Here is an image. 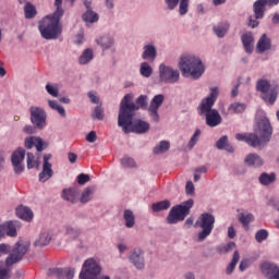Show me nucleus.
Masks as SVG:
<instances>
[{"mask_svg":"<svg viewBox=\"0 0 279 279\" xmlns=\"http://www.w3.org/2000/svg\"><path fill=\"white\" fill-rule=\"evenodd\" d=\"M134 94H126L120 102V111L118 114V125L122 128L124 134L134 132L135 134H145L149 132V124L143 120L134 121V112L138 110L136 104L132 102Z\"/></svg>","mask_w":279,"mask_h":279,"instance_id":"1","label":"nucleus"},{"mask_svg":"<svg viewBox=\"0 0 279 279\" xmlns=\"http://www.w3.org/2000/svg\"><path fill=\"white\" fill-rule=\"evenodd\" d=\"M32 243L27 240H19L14 246L2 243L0 244V256H5V262H0V279H10L12 272V265H16L20 260H23V256L29 252Z\"/></svg>","mask_w":279,"mask_h":279,"instance_id":"2","label":"nucleus"},{"mask_svg":"<svg viewBox=\"0 0 279 279\" xmlns=\"http://www.w3.org/2000/svg\"><path fill=\"white\" fill-rule=\"evenodd\" d=\"M54 5L56 12L44 17L38 24L41 38L45 40H56L62 34V24H60V19L64 15V10L61 7L62 0H56Z\"/></svg>","mask_w":279,"mask_h":279,"instance_id":"3","label":"nucleus"},{"mask_svg":"<svg viewBox=\"0 0 279 279\" xmlns=\"http://www.w3.org/2000/svg\"><path fill=\"white\" fill-rule=\"evenodd\" d=\"M219 97V87H211L209 95L204 98L198 106L199 117H205V123L208 128H217L221 125L223 118L217 109H213L217 98Z\"/></svg>","mask_w":279,"mask_h":279,"instance_id":"4","label":"nucleus"},{"mask_svg":"<svg viewBox=\"0 0 279 279\" xmlns=\"http://www.w3.org/2000/svg\"><path fill=\"white\" fill-rule=\"evenodd\" d=\"M272 134L274 128L271 126V122L267 117L263 116L256 120L254 133L247 135L246 144L251 147L263 149L271 141Z\"/></svg>","mask_w":279,"mask_h":279,"instance_id":"5","label":"nucleus"},{"mask_svg":"<svg viewBox=\"0 0 279 279\" xmlns=\"http://www.w3.org/2000/svg\"><path fill=\"white\" fill-rule=\"evenodd\" d=\"M179 69L182 75H190L192 80H199L206 71L204 62L195 54H183L179 63Z\"/></svg>","mask_w":279,"mask_h":279,"instance_id":"6","label":"nucleus"},{"mask_svg":"<svg viewBox=\"0 0 279 279\" xmlns=\"http://www.w3.org/2000/svg\"><path fill=\"white\" fill-rule=\"evenodd\" d=\"M194 204L195 202L193 199H187L180 205L173 206L166 218L167 223L173 226L180 223V221H184L191 215Z\"/></svg>","mask_w":279,"mask_h":279,"instance_id":"7","label":"nucleus"},{"mask_svg":"<svg viewBox=\"0 0 279 279\" xmlns=\"http://www.w3.org/2000/svg\"><path fill=\"white\" fill-rule=\"evenodd\" d=\"M256 90L257 93H260V99H263L265 104H268L269 106H274V104H276L279 95L278 85H271V82L268 80L260 78L256 83Z\"/></svg>","mask_w":279,"mask_h":279,"instance_id":"8","label":"nucleus"},{"mask_svg":"<svg viewBox=\"0 0 279 279\" xmlns=\"http://www.w3.org/2000/svg\"><path fill=\"white\" fill-rule=\"evenodd\" d=\"M101 264L95 258L86 259L78 274V279H110L108 275H101Z\"/></svg>","mask_w":279,"mask_h":279,"instance_id":"9","label":"nucleus"},{"mask_svg":"<svg viewBox=\"0 0 279 279\" xmlns=\"http://www.w3.org/2000/svg\"><path fill=\"white\" fill-rule=\"evenodd\" d=\"M195 228L202 229L197 233L196 242L204 243L213 234V230H215V217L209 213L202 214L195 222Z\"/></svg>","mask_w":279,"mask_h":279,"instance_id":"10","label":"nucleus"},{"mask_svg":"<svg viewBox=\"0 0 279 279\" xmlns=\"http://www.w3.org/2000/svg\"><path fill=\"white\" fill-rule=\"evenodd\" d=\"M159 80L165 84H178L180 82V71L165 63L159 64Z\"/></svg>","mask_w":279,"mask_h":279,"instance_id":"11","label":"nucleus"},{"mask_svg":"<svg viewBox=\"0 0 279 279\" xmlns=\"http://www.w3.org/2000/svg\"><path fill=\"white\" fill-rule=\"evenodd\" d=\"M29 112L31 123H33L37 130H45V128H47V112L43 107L32 106Z\"/></svg>","mask_w":279,"mask_h":279,"instance_id":"12","label":"nucleus"},{"mask_svg":"<svg viewBox=\"0 0 279 279\" xmlns=\"http://www.w3.org/2000/svg\"><path fill=\"white\" fill-rule=\"evenodd\" d=\"M129 263L138 271L145 269V251L141 247H134L126 256Z\"/></svg>","mask_w":279,"mask_h":279,"instance_id":"13","label":"nucleus"},{"mask_svg":"<svg viewBox=\"0 0 279 279\" xmlns=\"http://www.w3.org/2000/svg\"><path fill=\"white\" fill-rule=\"evenodd\" d=\"M25 148L19 147L11 156V165L16 175H21V173L25 171V163H23L25 160Z\"/></svg>","mask_w":279,"mask_h":279,"instance_id":"14","label":"nucleus"},{"mask_svg":"<svg viewBox=\"0 0 279 279\" xmlns=\"http://www.w3.org/2000/svg\"><path fill=\"white\" fill-rule=\"evenodd\" d=\"M162 104H165V95L162 94L155 95L150 100L147 111L154 123H158L160 121V114H158V110H160V106H162Z\"/></svg>","mask_w":279,"mask_h":279,"instance_id":"15","label":"nucleus"},{"mask_svg":"<svg viewBox=\"0 0 279 279\" xmlns=\"http://www.w3.org/2000/svg\"><path fill=\"white\" fill-rule=\"evenodd\" d=\"M48 276L56 279H73L75 278V269L74 268H50L47 271Z\"/></svg>","mask_w":279,"mask_h":279,"instance_id":"16","label":"nucleus"},{"mask_svg":"<svg viewBox=\"0 0 279 279\" xmlns=\"http://www.w3.org/2000/svg\"><path fill=\"white\" fill-rule=\"evenodd\" d=\"M24 147L26 149H32L33 147H36L37 151H45V149L49 147V144L43 141V137L29 136L24 140Z\"/></svg>","mask_w":279,"mask_h":279,"instance_id":"17","label":"nucleus"},{"mask_svg":"<svg viewBox=\"0 0 279 279\" xmlns=\"http://www.w3.org/2000/svg\"><path fill=\"white\" fill-rule=\"evenodd\" d=\"M262 274L267 279H279V267L278 265L269 262L262 263L259 267Z\"/></svg>","mask_w":279,"mask_h":279,"instance_id":"18","label":"nucleus"},{"mask_svg":"<svg viewBox=\"0 0 279 279\" xmlns=\"http://www.w3.org/2000/svg\"><path fill=\"white\" fill-rule=\"evenodd\" d=\"M21 227H22V225H21V221H19V220H10V221L2 223L4 234L7 236H11V238L17 236V232Z\"/></svg>","mask_w":279,"mask_h":279,"instance_id":"19","label":"nucleus"},{"mask_svg":"<svg viewBox=\"0 0 279 279\" xmlns=\"http://www.w3.org/2000/svg\"><path fill=\"white\" fill-rule=\"evenodd\" d=\"M158 58V49L154 43L147 44L143 47L142 60L154 62Z\"/></svg>","mask_w":279,"mask_h":279,"instance_id":"20","label":"nucleus"},{"mask_svg":"<svg viewBox=\"0 0 279 279\" xmlns=\"http://www.w3.org/2000/svg\"><path fill=\"white\" fill-rule=\"evenodd\" d=\"M244 165H246V167H253V169H259V167L265 165V160H263L258 154L252 153L245 156Z\"/></svg>","mask_w":279,"mask_h":279,"instance_id":"21","label":"nucleus"},{"mask_svg":"<svg viewBox=\"0 0 279 279\" xmlns=\"http://www.w3.org/2000/svg\"><path fill=\"white\" fill-rule=\"evenodd\" d=\"M95 41L98 47L102 49V51H108L109 49H112V47H114V37L110 34L102 35L96 38Z\"/></svg>","mask_w":279,"mask_h":279,"instance_id":"22","label":"nucleus"},{"mask_svg":"<svg viewBox=\"0 0 279 279\" xmlns=\"http://www.w3.org/2000/svg\"><path fill=\"white\" fill-rule=\"evenodd\" d=\"M228 32H230V23L228 21L218 22L213 26V33L217 38H226Z\"/></svg>","mask_w":279,"mask_h":279,"instance_id":"23","label":"nucleus"},{"mask_svg":"<svg viewBox=\"0 0 279 279\" xmlns=\"http://www.w3.org/2000/svg\"><path fill=\"white\" fill-rule=\"evenodd\" d=\"M15 215L19 217V219H22L23 221H32L34 219V211L27 206H19L15 209Z\"/></svg>","mask_w":279,"mask_h":279,"instance_id":"24","label":"nucleus"},{"mask_svg":"<svg viewBox=\"0 0 279 279\" xmlns=\"http://www.w3.org/2000/svg\"><path fill=\"white\" fill-rule=\"evenodd\" d=\"M241 40L244 47V51L246 53H253L254 52V35L252 33H244L241 36Z\"/></svg>","mask_w":279,"mask_h":279,"instance_id":"25","label":"nucleus"},{"mask_svg":"<svg viewBox=\"0 0 279 279\" xmlns=\"http://www.w3.org/2000/svg\"><path fill=\"white\" fill-rule=\"evenodd\" d=\"M271 49V39L267 37V34H263L257 41L256 51L257 53H265V51H269Z\"/></svg>","mask_w":279,"mask_h":279,"instance_id":"26","label":"nucleus"},{"mask_svg":"<svg viewBox=\"0 0 279 279\" xmlns=\"http://www.w3.org/2000/svg\"><path fill=\"white\" fill-rule=\"evenodd\" d=\"M276 172H262L258 177V182L262 186H271V184H276Z\"/></svg>","mask_w":279,"mask_h":279,"instance_id":"27","label":"nucleus"},{"mask_svg":"<svg viewBox=\"0 0 279 279\" xmlns=\"http://www.w3.org/2000/svg\"><path fill=\"white\" fill-rule=\"evenodd\" d=\"M267 8V2L264 0H257L253 4V12L256 19H264L265 17V10Z\"/></svg>","mask_w":279,"mask_h":279,"instance_id":"28","label":"nucleus"},{"mask_svg":"<svg viewBox=\"0 0 279 279\" xmlns=\"http://www.w3.org/2000/svg\"><path fill=\"white\" fill-rule=\"evenodd\" d=\"M51 243V233L50 231H43L38 239L34 242L35 247H45Z\"/></svg>","mask_w":279,"mask_h":279,"instance_id":"29","label":"nucleus"},{"mask_svg":"<svg viewBox=\"0 0 279 279\" xmlns=\"http://www.w3.org/2000/svg\"><path fill=\"white\" fill-rule=\"evenodd\" d=\"M95 58V51H93L92 48H86L82 54L78 57V64H88L89 62H93Z\"/></svg>","mask_w":279,"mask_h":279,"instance_id":"30","label":"nucleus"},{"mask_svg":"<svg viewBox=\"0 0 279 279\" xmlns=\"http://www.w3.org/2000/svg\"><path fill=\"white\" fill-rule=\"evenodd\" d=\"M97 191L96 186H87L84 189V191L81 194V204H88L93 199V195H95Z\"/></svg>","mask_w":279,"mask_h":279,"instance_id":"31","label":"nucleus"},{"mask_svg":"<svg viewBox=\"0 0 279 279\" xmlns=\"http://www.w3.org/2000/svg\"><path fill=\"white\" fill-rule=\"evenodd\" d=\"M50 178H53V169H51V163H44L43 171L39 173V182H47Z\"/></svg>","mask_w":279,"mask_h":279,"instance_id":"32","label":"nucleus"},{"mask_svg":"<svg viewBox=\"0 0 279 279\" xmlns=\"http://www.w3.org/2000/svg\"><path fill=\"white\" fill-rule=\"evenodd\" d=\"M123 219L125 228H134L136 226V217L134 216V211L132 209H125L123 211Z\"/></svg>","mask_w":279,"mask_h":279,"instance_id":"33","label":"nucleus"},{"mask_svg":"<svg viewBox=\"0 0 279 279\" xmlns=\"http://www.w3.org/2000/svg\"><path fill=\"white\" fill-rule=\"evenodd\" d=\"M171 208V202L169 199L160 201L151 205L153 213H162V210H169Z\"/></svg>","mask_w":279,"mask_h":279,"instance_id":"34","label":"nucleus"},{"mask_svg":"<svg viewBox=\"0 0 279 279\" xmlns=\"http://www.w3.org/2000/svg\"><path fill=\"white\" fill-rule=\"evenodd\" d=\"M216 147L217 149H226V151H229V154L234 153V148L230 146L228 143V136H221L217 142H216Z\"/></svg>","mask_w":279,"mask_h":279,"instance_id":"35","label":"nucleus"},{"mask_svg":"<svg viewBox=\"0 0 279 279\" xmlns=\"http://www.w3.org/2000/svg\"><path fill=\"white\" fill-rule=\"evenodd\" d=\"M140 75L149 78L150 75H154V68L146 61L142 62L140 64Z\"/></svg>","mask_w":279,"mask_h":279,"instance_id":"36","label":"nucleus"},{"mask_svg":"<svg viewBox=\"0 0 279 279\" xmlns=\"http://www.w3.org/2000/svg\"><path fill=\"white\" fill-rule=\"evenodd\" d=\"M247 106L243 102H233L228 107V111L231 112V114H241L245 112Z\"/></svg>","mask_w":279,"mask_h":279,"instance_id":"37","label":"nucleus"},{"mask_svg":"<svg viewBox=\"0 0 279 279\" xmlns=\"http://www.w3.org/2000/svg\"><path fill=\"white\" fill-rule=\"evenodd\" d=\"M62 198L65 199V202L75 204V202H77V191L73 189L63 190Z\"/></svg>","mask_w":279,"mask_h":279,"instance_id":"38","label":"nucleus"},{"mask_svg":"<svg viewBox=\"0 0 279 279\" xmlns=\"http://www.w3.org/2000/svg\"><path fill=\"white\" fill-rule=\"evenodd\" d=\"M46 93L51 97H59L60 96V85L56 83H48L45 86Z\"/></svg>","mask_w":279,"mask_h":279,"instance_id":"39","label":"nucleus"},{"mask_svg":"<svg viewBox=\"0 0 279 279\" xmlns=\"http://www.w3.org/2000/svg\"><path fill=\"white\" fill-rule=\"evenodd\" d=\"M48 106L49 108H51V110H56L60 117H66V110L64 109V107L60 106V104H58V101L56 100H48Z\"/></svg>","mask_w":279,"mask_h":279,"instance_id":"40","label":"nucleus"},{"mask_svg":"<svg viewBox=\"0 0 279 279\" xmlns=\"http://www.w3.org/2000/svg\"><path fill=\"white\" fill-rule=\"evenodd\" d=\"M66 236H70V239H77V236L82 233L80 228L73 227L71 225H68L64 227Z\"/></svg>","mask_w":279,"mask_h":279,"instance_id":"41","label":"nucleus"},{"mask_svg":"<svg viewBox=\"0 0 279 279\" xmlns=\"http://www.w3.org/2000/svg\"><path fill=\"white\" fill-rule=\"evenodd\" d=\"M83 20L85 23H97V21H99V14L88 9L87 12L83 14Z\"/></svg>","mask_w":279,"mask_h":279,"instance_id":"42","label":"nucleus"},{"mask_svg":"<svg viewBox=\"0 0 279 279\" xmlns=\"http://www.w3.org/2000/svg\"><path fill=\"white\" fill-rule=\"evenodd\" d=\"M171 144L167 141H161L157 146L154 147V154H166L169 151Z\"/></svg>","mask_w":279,"mask_h":279,"instance_id":"43","label":"nucleus"},{"mask_svg":"<svg viewBox=\"0 0 279 279\" xmlns=\"http://www.w3.org/2000/svg\"><path fill=\"white\" fill-rule=\"evenodd\" d=\"M240 223H242L243 228H247V226H250V223H252V221H254V215L252 214H243L240 213L239 217H238Z\"/></svg>","mask_w":279,"mask_h":279,"instance_id":"44","label":"nucleus"},{"mask_svg":"<svg viewBox=\"0 0 279 279\" xmlns=\"http://www.w3.org/2000/svg\"><path fill=\"white\" fill-rule=\"evenodd\" d=\"M240 258H241V256L239 255V251H234L232 260L230 262V264L227 267L228 276H230V274H232V271H234V269L236 268V264L239 263Z\"/></svg>","mask_w":279,"mask_h":279,"instance_id":"45","label":"nucleus"},{"mask_svg":"<svg viewBox=\"0 0 279 279\" xmlns=\"http://www.w3.org/2000/svg\"><path fill=\"white\" fill-rule=\"evenodd\" d=\"M25 19H34L36 16V7L32 2H26L24 7Z\"/></svg>","mask_w":279,"mask_h":279,"instance_id":"46","label":"nucleus"},{"mask_svg":"<svg viewBox=\"0 0 279 279\" xmlns=\"http://www.w3.org/2000/svg\"><path fill=\"white\" fill-rule=\"evenodd\" d=\"M26 165L27 169H38L39 167L38 160H36V157L32 153H27L26 155Z\"/></svg>","mask_w":279,"mask_h":279,"instance_id":"47","label":"nucleus"},{"mask_svg":"<svg viewBox=\"0 0 279 279\" xmlns=\"http://www.w3.org/2000/svg\"><path fill=\"white\" fill-rule=\"evenodd\" d=\"M199 136H202V130L196 129L192 137L190 138V142L187 143V148L193 149L195 145H197V141H199Z\"/></svg>","mask_w":279,"mask_h":279,"instance_id":"48","label":"nucleus"},{"mask_svg":"<svg viewBox=\"0 0 279 279\" xmlns=\"http://www.w3.org/2000/svg\"><path fill=\"white\" fill-rule=\"evenodd\" d=\"M121 165L124 169H134V167H136V161H134L132 157L124 156L121 159Z\"/></svg>","mask_w":279,"mask_h":279,"instance_id":"49","label":"nucleus"},{"mask_svg":"<svg viewBox=\"0 0 279 279\" xmlns=\"http://www.w3.org/2000/svg\"><path fill=\"white\" fill-rule=\"evenodd\" d=\"M268 238L269 232L265 229H260L255 233V241H257V243H263V241H267Z\"/></svg>","mask_w":279,"mask_h":279,"instance_id":"50","label":"nucleus"},{"mask_svg":"<svg viewBox=\"0 0 279 279\" xmlns=\"http://www.w3.org/2000/svg\"><path fill=\"white\" fill-rule=\"evenodd\" d=\"M149 100V98L147 97V95H141L136 100H135V106L136 108H142V110L147 109V101Z\"/></svg>","mask_w":279,"mask_h":279,"instance_id":"51","label":"nucleus"},{"mask_svg":"<svg viewBox=\"0 0 279 279\" xmlns=\"http://www.w3.org/2000/svg\"><path fill=\"white\" fill-rule=\"evenodd\" d=\"M189 13V0H179V14L184 16Z\"/></svg>","mask_w":279,"mask_h":279,"instance_id":"52","label":"nucleus"},{"mask_svg":"<svg viewBox=\"0 0 279 279\" xmlns=\"http://www.w3.org/2000/svg\"><path fill=\"white\" fill-rule=\"evenodd\" d=\"M93 119H97L98 121H102L104 119V109L101 106H96L94 109V113L92 114Z\"/></svg>","mask_w":279,"mask_h":279,"instance_id":"53","label":"nucleus"},{"mask_svg":"<svg viewBox=\"0 0 279 279\" xmlns=\"http://www.w3.org/2000/svg\"><path fill=\"white\" fill-rule=\"evenodd\" d=\"M77 182H78V184L84 185L87 182H90V175L81 173L77 175Z\"/></svg>","mask_w":279,"mask_h":279,"instance_id":"54","label":"nucleus"},{"mask_svg":"<svg viewBox=\"0 0 279 279\" xmlns=\"http://www.w3.org/2000/svg\"><path fill=\"white\" fill-rule=\"evenodd\" d=\"M165 3L168 10H175V8H178V3H180V0H165Z\"/></svg>","mask_w":279,"mask_h":279,"instance_id":"55","label":"nucleus"},{"mask_svg":"<svg viewBox=\"0 0 279 279\" xmlns=\"http://www.w3.org/2000/svg\"><path fill=\"white\" fill-rule=\"evenodd\" d=\"M86 141H87V143H95V142L97 141V132L90 131V132L86 135Z\"/></svg>","mask_w":279,"mask_h":279,"instance_id":"56","label":"nucleus"},{"mask_svg":"<svg viewBox=\"0 0 279 279\" xmlns=\"http://www.w3.org/2000/svg\"><path fill=\"white\" fill-rule=\"evenodd\" d=\"M87 97L90 99L92 104H99V96L95 92H88Z\"/></svg>","mask_w":279,"mask_h":279,"instance_id":"57","label":"nucleus"},{"mask_svg":"<svg viewBox=\"0 0 279 279\" xmlns=\"http://www.w3.org/2000/svg\"><path fill=\"white\" fill-rule=\"evenodd\" d=\"M259 19H256V15L255 16H250L248 17V26L252 27V29H254L257 25H259V22H258Z\"/></svg>","mask_w":279,"mask_h":279,"instance_id":"58","label":"nucleus"},{"mask_svg":"<svg viewBox=\"0 0 279 279\" xmlns=\"http://www.w3.org/2000/svg\"><path fill=\"white\" fill-rule=\"evenodd\" d=\"M185 192L187 195H193V193H195V185H193L191 181H187L185 185Z\"/></svg>","mask_w":279,"mask_h":279,"instance_id":"59","label":"nucleus"},{"mask_svg":"<svg viewBox=\"0 0 279 279\" xmlns=\"http://www.w3.org/2000/svg\"><path fill=\"white\" fill-rule=\"evenodd\" d=\"M8 156L5 155V150L0 149V171H3V167L5 165V158Z\"/></svg>","mask_w":279,"mask_h":279,"instance_id":"60","label":"nucleus"},{"mask_svg":"<svg viewBox=\"0 0 279 279\" xmlns=\"http://www.w3.org/2000/svg\"><path fill=\"white\" fill-rule=\"evenodd\" d=\"M234 247H236V243L234 242H229L227 245L223 246V252L228 253V252H232L234 250Z\"/></svg>","mask_w":279,"mask_h":279,"instance_id":"61","label":"nucleus"},{"mask_svg":"<svg viewBox=\"0 0 279 279\" xmlns=\"http://www.w3.org/2000/svg\"><path fill=\"white\" fill-rule=\"evenodd\" d=\"M247 267H250V259H243L239 266L240 271H245V269H247Z\"/></svg>","mask_w":279,"mask_h":279,"instance_id":"62","label":"nucleus"},{"mask_svg":"<svg viewBox=\"0 0 279 279\" xmlns=\"http://www.w3.org/2000/svg\"><path fill=\"white\" fill-rule=\"evenodd\" d=\"M234 236H236V230L233 226L228 227V238L234 239Z\"/></svg>","mask_w":279,"mask_h":279,"instance_id":"63","label":"nucleus"},{"mask_svg":"<svg viewBox=\"0 0 279 279\" xmlns=\"http://www.w3.org/2000/svg\"><path fill=\"white\" fill-rule=\"evenodd\" d=\"M24 132H25V134H35V132H36V129H34V126H32V125H26V126H24Z\"/></svg>","mask_w":279,"mask_h":279,"instance_id":"64","label":"nucleus"}]
</instances>
